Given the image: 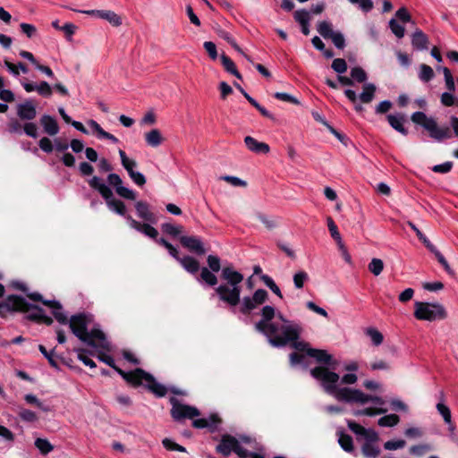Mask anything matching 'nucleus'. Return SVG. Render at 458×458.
<instances>
[{
  "label": "nucleus",
  "mask_w": 458,
  "mask_h": 458,
  "mask_svg": "<svg viewBox=\"0 0 458 458\" xmlns=\"http://www.w3.org/2000/svg\"><path fill=\"white\" fill-rule=\"evenodd\" d=\"M107 182L110 185L115 188L116 193L126 199L134 200L136 199V193L134 191L124 187L121 177L116 174H110L107 176Z\"/></svg>",
  "instance_id": "2eb2a0df"
},
{
  "label": "nucleus",
  "mask_w": 458,
  "mask_h": 458,
  "mask_svg": "<svg viewBox=\"0 0 458 458\" xmlns=\"http://www.w3.org/2000/svg\"><path fill=\"white\" fill-rule=\"evenodd\" d=\"M386 409H383V408H365V409H362V410H358V411H354V415L355 416H362V415H366V416H374V415H377V414H383V413H386Z\"/></svg>",
  "instance_id": "a18cd8bd"
},
{
  "label": "nucleus",
  "mask_w": 458,
  "mask_h": 458,
  "mask_svg": "<svg viewBox=\"0 0 458 458\" xmlns=\"http://www.w3.org/2000/svg\"><path fill=\"white\" fill-rule=\"evenodd\" d=\"M239 441L231 435H223L216 450L224 456H229L238 446Z\"/></svg>",
  "instance_id": "f3484780"
},
{
  "label": "nucleus",
  "mask_w": 458,
  "mask_h": 458,
  "mask_svg": "<svg viewBox=\"0 0 458 458\" xmlns=\"http://www.w3.org/2000/svg\"><path fill=\"white\" fill-rule=\"evenodd\" d=\"M330 39L332 40V42L334 43V45L339 48V49H343L344 47H345V39H344V35L339 32V31H336L331 38Z\"/></svg>",
  "instance_id": "338daca9"
},
{
  "label": "nucleus",
  "mask_w": 458,
  "mask_h": 458,
  "mask_svg": "<svg viewBox=\"0 0 458 458\" xmlns=\"http://www.w3.org/2000/svg\"><path fill=\"white\" fill-rule=\"evenodd\" d=\"M389 27L392 30V32L399 38H403L404 36V27L401 24H399L394 19H392L389 21Z\"/></svg>",
  "instance_id": "6e6d98bb"
},
{
  "label": "nucleus",
  "mask_w": 458,
  "mask_h": 458,
  "mask_svg": "<svg viewBox=\"0 0 458 458\" xmlns=\"http://www.w3.org/2000/svg\"><path fill=\"white\" fill-rule=\"evenodd\" d=\"M170 403L172 405L171 416L175 421L185 419L192 420L199 415V411L196 407L183 404L175 397L170 398Z\"/></svg>",
  "instance_id": "6e6552de"
},
{
  "label": "nucleus",
  "mask_w": 458,
  "mask_h": 458,
  "mask_svg": "<svg viewBox=\"0 0 458 458\" xmlns=\"http://www.w3.org/2000/svg\"><path fill=\"white\" fill-rule=\"evenodd\" d=\"M180 242L184 248L188 249L191 252H194L198 255H203L205 253L203 242L199 237L181 236Z\"/></svg>",
  "instance_id": "a211bd4d"
},
{
  "label": "nucleus",
  "mask_w": 458,
  "mask_h": 458,
  "mask_svg": "<svg viewBox=\"0 0 458 458\" xmlns=\"http://www.w3.org/2000/svg\"><path fill=\"white\" fill-rule=\"evenodd\" d=\"M294 19L297 22L301 24L310 23V13L306 10H298L294 13Z\"/></svg>",
  "instance_id": "4d7b16f0"
},
{
  "label": "nucleus",
  "mask_w": 458,
  "mask_h": 458,
  "mask_svg": "<svg viewBox=\"0 0 458 458\" xmlns=\"http://www.w3.org/2000/svg\"><path fill=\"white\" fill-rule=\"evenodd\" d=\"M433 69L425 64L420 65L419 79L423 82H428L434 78Z\"/></svg>",
  "instance_id": "c9c22d12"
},
{
  "label": "nucleus",
  "mask_w": 458,
  "mask_h": 458,
  "mask_svg": "<svg viewBox=\"0 0 458 458\" xmlns=\"http://www.w3.org/2000/svg\"><path fill=\"white\" fill-rule=\"evenodd\" d=\"M307 354L317 360V361L331 365L332 356L327 351L319 349H307Z\"/></svg>",
  "instance_id": "c85d7f7f"
},
{
  "label": "nucleus",
  "mask_w": 458,
  "mask_h": 458,
  "mask_svg": "<svg viewBox=\"0 0 458 458\" xmlns=\"http://www.w3.org/2000/svg\"><path fill=\"white\" fill-rule=\"evenodd\" d=\"M308 280L309 275L305 271L301 270L293 275V284L297 289H301Z\"/></svg>",
  "instance_id": "c03bdc74"
},
{
  "label": "nucleus",
  "mask_w": 458,
  "mask_h": 458,
  "mask_svg": "<svg viewBox=\"0 0 458 458\" xmlns=\"http://www.w3.org/2000/svg\"><path fill=\"white\" fill-rule=\"evenodd\" d=\"M89 184L92 189L97 190L104 199L113 197L111 189L99 177L93 176L89 181Z\"/></svg>",
  "instance_id": "5701e85b"
},
{
  "label": "nucleus",
  "mask_w": 458,
  "mask_h": 458,
  "mask_svg": "<svg viewBox=\"0 0 458 458\" xmlns=\"http://www.w3.org/2000/svg\"><path fill=\"white\" fill-rule=\"evenodd\" d=\"M178 262L187 272L191 274H196L199 269V261L191 256H184L179 259Z\"/></svg>",
  "instance_id": "c756f323"
},
{
  "label": "nucleus",
  "mask_w": 458,
  "mask_h": 458,
  "mask_svg": "<svg viewBox=\"0 0 458 458\" xmlns=\"http://www.w3.org/2000/svg\"><path fill=\"white\" fill-rule=\"evenodd\" d=\"M447 430H448V437L449 439L454 443L456 445H458V433L456 431V426L452 421L450 423H447Z\"/></svg>",
  "instance_id": "774afa93"
},
{
  "label": "nucleus",
  "mask_w": 458,
  "mask_h": 458,
  "mask_svg": "<svg viewBox=\"0 0 458 458\" xmlns=\"http://www.w3.org/2000/svg\"><path fill=\"white\" fill-rule=\"evenodd\" d=\"M119 156L122 165L127 171L131 181L138 186H143L146 183V178L143 174L134 170L137 167V162L130 159L122 149L119 150Z\"/></svg>",
  "instance_id": "9b49d317"
},
{
  "label": "nucleus",
  "mask_w": 458,
  "mask_h": 458,
  "mask_svg": "<svg viewBox=\"0 0 458 458\" xmlns=\"http://www.w3.org/2000/svg\"><path fill=\"white\" fill-rule=\"evenodd\" d=\"M366 334L370 337L374 345L378 346L383 343V335L376 328H368Z\"/></svg>",
  "instance_id": "49530a36"
},
{
  "label": "nucleus",
  "mask_w": 458,
  "mask_h": 458,
  "mask_svg": "<svg viewBox=\"0 0 458 458\" xmlns=\"http://www.w3.org/2000/svg\"><path fill=\"white\" fill-rule=\"evenodd\" d=\"M97 16L107 21L110 24L115 27H118L122 24L121 17L113 11L102 10L101 12H97Z\"/></svg>",
  "instance_id": "2f4dec72"
},
{
  "label": "nucleus",
  "mask_w": 458,
  "mask_h": 458,
  "mask_svg": "<svg viewBox=\"0 0 458 458\" xmlns=\"http://www.w3.org/2000/svg\"><path fill=\"white\" fill-rule=\"evenodd\" d=\"M311 376L321 381L324 390L333 395L336 400L346 403H366V396L358 389L336 386L340 377L337 373L330 371L327 368L318 366L310 370Z\"/></svg>",
  "instance_id": "f03ea898"
},
{
  "label": "nucleus",
  "mask_w": 458,
  "mask_h": 458,
  "mask_svg": "<svg viewBox=\"0 0 458 458\" xmlns=\"http://www.w3.org/2000/svg\"><path fill=\"white\" fill-rule=\"evenodd\" d=\"M441 104L445 106H452L456 104L455 98L452 92H444L440 98Z\"/></svg>",
  "instance_id": "69168bd1"
},
{
  "label": "nucleus",
  "mask_w": 458,
  "mask_h": 458,
  "mask_svg": "<svg viewBox=\"0 0 458 458\" xmlns=\"http://www.w3.org/2000/svg\"><path fill=\"white\" fill-rule=\"evenodd\" d=\"M7 131L11 134H21L22 131L36 139L38 137V126L35 123L27 122L23 125L17 118H11L7 123Z\"/></svg>",
  "instance_id": "f8f14e48"
},
{
  "label": "nucleus",
  "mask_w": 458,
  "mask_h": 458,
  "mask_svg": "<svg viewBox=\"0 0 458 458\" xmlns=\"http://www.w3.org/2000/svg\"><path fill=\"white\" fill-rule=\"evenodd\" d=\"M437 410L439 412V414L443 417L444 421L445 424L452 422V414L451 411L448 406H446L443 403H438L437 404Z\"/></svg>",
  "instance_id": "de8ad7c7"
},
{
  "label": "nucleus",
  "mask_w": 458,
  "mask_h": 458,
  "mask_svg": "<svg viewBox=\"0 0 458 458\" xmlns=\"http://www.w3.org/2000/svg\"><path fill=\"white\" fill-rule=\"evenodd\" d=\"M221 62L226 72L242 80V75L235 67L234 63L225 55H221Z\"/></svg>",
  "instance_id": "f704fd0d"
},
{
  "label": "nucleus",
  "mask_w": 458,
  "mask_h": 458,
  "mask_svg": "<svg viewBox=\"0 0 458 458\" xmlns=\"http://www.w3.org/2000/svg\"><path fill=\"white\" fill-rule=\"evenodd\" d=\"M134 207L140 218L148 222H153L154 214L149 210V206L147 202L139 200L135 203Z\"/></svg>",
  "instance_id": "cd10ccee"
},
{
  "label": "nucleus",
  "mask_w": 458,
  "mask_h": 458,
  "mask_svg": "<svg viewBox=\"0 0 458 458\" xmlns=\"http://www.w3.org/2000/svg\"><path fill=\"white\" fill-rule=\"evenodd\" d=\"M244 143L252 152L264 154L269 152V146L267 143L259 142L251 136H246L244 138Z\"/></svg>",
  "instance_id": "393cba45"
},
{
  "label": "nucleus",
  "mask_w": 458,
  "mask_h": 458,
  "mask_svg": "<svg viewBox=\"0 0 458 458\" xmlns=\"http://www.w3.org/2000/svg\"><path fill=\"white\" fill-rule=\"evenodd\" d=\"M91 315L80 313L71 317L69 319V326L72 334L81 342L91 347L101 348L108 351L110 349V344L106 338L105 333L99 328V327H95L88 332V327L91 324Z\"/></svg>",
  "instance_id": "7ed1b4c3"
},
{
  "label": "nucleus",
  "mask_w": 458,
  "mask_h": 458,
  "mask_svg": "<svg viewBox=\"0 0 458 458\" xmlns=\"http://www.w3.org/2000/svg\"><path fill=\"white\" fill-rule=\"evenodd\" d=\"M162 231L173 237H177L182 232L183 227L182 225H174L171 223H165L161 226Z\"/></svg>",
  "instance_id": "58836bf2"
},
{
  "label": "nucleus",
  "mask_w": 458,
  "mask_h": 458,
  "mask_svg": "<svg viewBox=\"0 0 458 458\" xmlns=\"http://www.w3.org/2000/svg\"><path fill=\"white\" fill-rule=\"evenodd\" d=\"M200 278L210 286H215L217 284V277L207 267L201 269Z\"/></svg>",
  "instance_id": "a19ab883"
},
{
  "label": "nucleus",
  "mask_w": 458,
  "mask_h": 458,
  "mask_svg": "<svg viewBox=\"0 0 458 458\" xmlns=\"http://www.w3.org/2000/svg\"><path fill=\"white\" fill-rule=\"evenodd\" d=\"M338 442L344 451L352 452L353 450V442L351 436L342 434L339 437Z\"/></svg>",
  "instance_id": "09e8293b"
},
{
  "label": "nucleus",
  "mask_w": 458,
  "mask_h": 458,
  "mask_svg": "<svg viewBox=\"0 0 458 458\" xmlns=\"http://www.w3.org/2000/svg\"><path fill=\"white\" fill-rule=\"evenodd\" d=\"M126 220L129 223L130 226L131 228L135 229L136 231L142 233L143 234H145L146 236H148L149 238H152V239L157 238L158 232L152 225H150L147 223L141 224V223L138 222L137 220H135L134 218H132L131 216H127Z\"/></svg>",
  "instance_id": "6ab92c4d"
},
{
  "label": "nucleus",
  "mask_w": 458,
  "mask_h": 458,
  "mask_svg": "<svg viewBox=\"0 0 458 458\" xmlns=\"http://www.w3.org/2000/svg\"><path fill=\"white\" fill-rule=\"evenodd\" d=\"M98 358L102 362L113 368L123 379L134 386L142 385L157 397H163L166 394V387L157 382L155 377L145 370L136 369L133 371L125 372L115 365L114 360L112 356L105 353H99Z\"/></svg>",
  "instance_id": "39448f33"
},
{
  "label": "nucleus",
  "mask_w": 458,
  "mask_h": 458,
  "mask_svg": "<svg viewBox=\"0 0 458 458\" xmlns=\"http://www.w3.org/2000/svg\"><path fill=\"white\" fill-rule=\"evenodd\" d=\"M162 444L166 450L178 451V452H182V453L186 452L185 447L178 445L177 443L174 442L170 438H164L162 441Z\"/></svg>",
  "instance_id": "864d4df0"
},
{
  "label": "nucleus",
  "mask_w": 458,
  "mask_h": 458,
  "mask_svg": "<svg viewBox=\"0 0 458 458\" xmlns=\"http://www.w3.org/2000/svg\"><path fill=\"white\" fill-rule=\"evenodd\" d=\"M318 31L324 38H330L336 32L333 30L332 24L327 21L318 24Z\"/></svg>",
  "instance_id": "e433bc0d"
},
{
  "label": "nucleus",
  "mask_w": 458,
  "mask_h": 458,
  "mask_svg": "<svg viewBox=\"0 0 458 458\" xmlns=\"http://www.w3.org/2000/svg\"><path fill=\"white\" fill-rule=\"evenodd\" d=\"M216 293L219 299L232 307V311H235V307L241 301V288L232 287L228 284H220L216 289Z\"/></svg>",
  "instance_id": "1a4fd4ad"
},
{
  "label": "nucleus",
  "mask_w": 458,
  "mask_h": 458,
  "mask_svg": "<svg viewBox=\"0 0 458 458\" xmlns=\"http://www.w3.org/2000/svg\"><path fill=\"white\" fill-rule=\"evenodd\" d=\"M442 71L444 73L446 89L449 90V92H454L455 90V85L450 70L446 67H443Z\"/></svg>",
  "instance_id": "3c124183"
},
{
  "label": "nucleus",
  "mask_w": 458,
  "mask_h": 458,
  "mask_svg": "<svg viewBox=\"0 0 458 458\" xmlns=\"http://www.w3.org/2000/svg\"><path fill=\"white\" fill-rule=\"evenodd\" d=\"M35 446L43 454H47L54 449V446L50 444V442L45 438H37L35 440Z\"/></svg>",
  "instance_id": "79ce46f5"
},
{
  "label": "nucleus",
  "mask_w": 458,
  "mask_h": 458,
  "mask_svg": "<svg viewBox=\"0 0 458 458\" xmlns=\"http://www.w3.org/2000/svg\"><path fill=\"white\" fill-rule=\"evenodd\" d=\"M368 268L370 273L377 276L382 273L384 269V262L380 259L373 258L369 263Z\"/></svg>",
  "instance_id": "ea45409f"
},
{
  "label": "nucleus",
  "mask_w": 458,
  "mask_h": 458,
  "mask_svg": "<svg viewBox=\"0 0 458 458\" xmlns=\"http://www.w3.org/2000/svg\"><path fill=\"white\" fill-rule=\"evenodd\" d=\"M261 280L276 295H277L281 299L283 298L280 288L276 285L275 281L269 276L263 275L261 276Z\"/></svg>",
  "instance_id": "37998d69"
},
{
  "label": "nucleus",
  "mask_w": 458,
  "mask_h": 458,
  "mask_svg": "<svg viewBox=\"0 0 458 458\" xmlns=\"http://www.w3.org/2000/svg\"><path fill=\"white\" fill-rule=\"evenodd\" d=\"M4 293V287L0 284V299ZM19 311L27 313V318L38 323L50 326L53 323L52 318L47 316L43 309L30 304L23 297L9 295L4 300H0V316L4 317L7 313Z\"/></svg>",
  "instance_id": "20e7f679"
},
{
  "label": "nucleus",
  "mask_w": 458,
  "mask_h": 458,
  "mask_svg": "<svg viewBox=\"0 0 458 458\" xmlns=\"http://www.w3.org/2000/svg\"><path fill=\"white\" fill-rule=\"evenodd\" d=\"M16 114L20 120L31 122L37 116L36 106L32 100L27 99L17 105Z\"/></svg>",
  "instance_id": "dca6fc26"
},
{
  "label": "nucleus",
  "mask_w": 458,
  "mask_h": 458,
  "mask_svg": "<svg viewBox=\"0 0 458 458\" xmlns=\"http://www.w3.org/2000/svg\"><path fill=\"white\" fill-rule=\"evenodd\" d=\"M40 124L44 131L49 136H55L59 132V125L56 120L48 114H43L40 118Z\"/></svg>",
  "instance_id": "4be33fe9"
},
{
  "label": "nucleus",
  "mask_w": 458,
  "mask_h": 458,
  "mask_svg": "<svg viewBox=\"0 0 458 458\" xmlns=\"http://www.w3.org/2000/svg\"><path fill=\"white\" fill-rule=\"evenodd\" d=\"M37 92L45 98H49L52 95V88L47 81H41L37 86Z\"/></svg>",
  "instance_id": "052dcab7"
},
{
  "label": "nucleus",
  "mask_w": 458,
  "mask_h": 458,
  "mask_svg": "<svg viewBox=\"0 0 458 458\" xmlns=\"http://www.w3.org/2000/svg\"><path fill=\"white\" fill-rule=\"evenodd\" d=\"M27 296L30 300L34 301H41L44 305L51 308L55 318L63 325L69 323L66 314L62 310V305L56 301H44L42 295L38 293H28Z\"/></svg>",
  "instance_id": "ddd939ff"
},
{
  "label": "nucleus",
  "mask_w": 458,
  "mask_h": 458,
  "mask_svg": "<svg viewBox=\"0 0 458 458\" xmlns=\"http://www.w3.org/2000/svg\"><path fill=\"white\" fill-rule=\"evenodd\" d=\"M431 447L427 444H420L412 445L410 447V454L416 456H421L425 454L427 452L430 451Z\"/></svg>",
  "instance_id": "8fccbe9b"
},
{
  "label": "nucleus",
  "mask_w": 458,
  "mask_h": 458,
  "mask_svg": "<svg viewBox=\"0 0 458 458\" xmlns=\"http://www.w3.org/2000/svg\"><path fill=\"white\" fill-rule=\"evenodd\" d=\"M274 97L278 100L293 103L295 105H298L300 103L299 100L295 98L293 96L284 92H276L274 94Z\"/></svg>",
  "instance_id": "0e129e2a"
},
{
  "label": "nucleus",
  "mask_w": 458,
  "mask_h": 458,
  "mask_svg": "<svg viewBox=\"0 0 458 458\" xmlns=\"http://www.w3.org/2000/svg\"><path fill=\"white\" fill-rule=\"evenodd\" d=\"M106 201V205L110 210L123 216L126 218L128 215H126V207L124 203L119 199H113V197H109L108 199H105Z\"/></svg>",
  "instance_id": "7c9ffc66"
},
{
  "label": "nucleus",
  "mask_w": 458,
  "mask_h": 458,
  "mask_svg": "<svg viewBox=\"0 0 458 458\" xmlns=\"http://www.w3.org/2000/svg\"><path fill=\"white\" fill-rule=\"evenodd\" d=\"M222 277L227 281L228 285L232 287L241 288L239 285L243 280V276L231 267H224L222 270Z\"/></svg>",
  "instance_id": "412c9836"
},
{
  "label": "nucleus",
  "mask_w": 458,
  "mask_h": 458,
  "mask_svg": "<svg viewBox=\"0 0 458 458\" xmlns=\"http://www.w3.org/2000/svg\"><path fill=\"white\" fill-rule=\"evenodd\" d=\"M411 120L417 125L421 126L428 132V136L437 142H442L449 140L454 135L458 138V117L451 116L450 124L453 132L448 126L440 127L437 120L432 116H428L425 113L417 111L411 115Z\"/></svg>",
  "instance_id": "423d86ee"
},
{
  "label": "nucleus",
  "mask_w": 458,
  "mask_h": 458,
  "mask_svg": "<svg viewBox=\"0 0 458 458\" xmlns=\"http://www.w3.org/2000/svg\"><path fill=\"white\" fill-rule=\"evenodd\" d=\"M386 119L393 129L404 136L408 134V130L403 126V123L405 122L403 114H388Z\"/></svg>",
  "instance_id": "b1692460"
},
{
  "label": "nucleus",
  "mask_w": 458,
  "mask_h": 458,
  "mask_svg": "<svg viewBox=\"0 0 458 458\" xmlns=\"http://www.w3.org/2000/svg\"><path fill=\"white\" fill-rule=\"evenodd\" d=\"M412 47L417 50H426L428 47V38L420 30H417L411 36Z\"/></svg>",
  "instance_id": "a878e982"
},
{
  "label": "nucleus",
  "mask_w": 458,
  "mask_h": 458,
  "mask_svg": "<svg viewBox=\"0 0 458 458\" xmlns=\"http://www.w3.org/2000/svg\"><path fill=\"white\" fill-rule=\"evenodd\" d=\"M376 87L372 83H366L363 85V90L359 98L362 103H370L375 96Z\"/></svg>",
  "instance_id": "473e14b6"
},
{
  "label": "nucleus",
  "mask_w": 458,
  "mask_h": 458,
  "mask_svg": "<svg viewBox=\"0 0 458 458\" xmlns=\"http://www.w3.org/2000/svg\"><path fill=\"white\" fill-rule=\"evenodd\" d=\"M146 144L152 148L159 147L165 140L158 129H152L144 135Z\"/></svg>",
  "instance_id": "bb28decb"
},
{
  "label": "nucleus",
  "mask_w": 458,
  "mask_h": 458,
  "mask_svg": "<svg viewBox=\"0 0 458 458\" xmlns=\"http://www.w3.org/2000/svg\"><path fill=\"white\" fill-rule=\"evenodd\" d=\"M221 423L220 418L216 414H211L208 418L196 419L192 421V426L196 428H208L214 432Z\"/></svg>",
  "instance_id": "aec40b11"
},
{
  "label": "nucleus",
  "mask_w": 458,
  "mask_h": 458,
  "mask_svg": "<svg viewBox=\"0 0 458 458\" xmlns=\"http://www.w3.org/2000/svg\"><path fill=\"white\" fill-rule=\"evenodd\" d=\"M207 262L212 272H218L221 269L220 259L217 256L209 255Z\"/></svg>",
  "instance_id": "680f3d73"
},
{
  "label": "nucleus",
  "mask_w": 458,
  "mask_h": 458,
  "mask_svg": "<svg viewBox=\"0 0 458 458\" xmlns=\"http://www.w3.org/2000/svg\"><path fill=\"white\" fill-rule=\"evenodd\" d=\"M19 416L22 420L28 422H34L38 419L37 414L28 409H21L19 412Z\"/></svg>",
  "instance_id": "e2e57ef3"
},
{
  "label": "nucleus",
  "mask_w": 458,
  "mask_h": 458,
  "mask_svg": "<svg viewBox=\"0 0 458 458\" xmlns=\"http://www.w3.org/2000/svg\"><path fill=\"white\" fill-rule=\"evenodd\" d=\"M332 69L339 74H342L347 70V64L343 58H336L332 63Z\"/></svg>",
  "instance_id": "13d9d810"
},
{
  "label": "nucleus",
  "mask_w": 458,
  "mask_h": 458,
  "mask_svg": "<svg viewBox=\"0 0 458 458\" xmlns=\"http://www.w3.org/2000/svg\"><path fill=\"white\" fill-rule=\"evenodd\" d=\"M267 297L268 294L266 290L258 289L252 296H245L242 298L239 308L240 312L245 315L250 314L257 307L266 302Z\"/></svg>",
  "instance_id": "9d476101"
},
{
  "label": "nucleus",
  "mask_w": 458,
  "mask_h": 458,
  "mask_svg": "<svg viewBox=\"0 0 458 458\" xmlns=\"http://www.w3.org/2000/svg\"><path fill=\"white\" fill-rule=\"evenodd\" d=\"M361 451L366 458H377L380 454L379 447L370 442H365L361 446Z\"/></svg>",
  "instance_id": "72a5a7b5"
},
{
  "label": "nucleus",
  "mask_w": 458,
  "mask_h": 458,
  "mask_svg": "<svg viewBox=\"0 0 458 458\" xmlns=\"http://www.w3.org/2000/svg\"><path fill=\"white\" fill-rule=\"evenodd\" d=\"M261 319L255 324V329L266 335L271 345L283 347L291 343L292 346L307 352L310 349L303 341H298L302 331L301 327L286 319L281 312H276V309L266 305L260 311Z\"/></svg>",
  "instance_id": "f257e3e1"
},
{
  "label": "nucleus",
  "mask_w": 458,
  "mask_h": 458,
  "mask_svg": "<svg viewBox=\"0 0 458 458\" xmlns=\"http://www.w3.org/2000/svg\"><path fill=\"white\" fill-rule=\"evenodd\" d=\"M405 445H406V442L403 439L389 440L384 444V448L386 450L392 451V450L401 449V448L404 447Z\"/></svg>",
  "instance_id": "bf43d9fd"
},
{
  "label": "nucleus",
  "mask_w": 458,
  "mask_h": 458,
  "mask_svg": "<svg viewBox=\"0 0 458 458\" xmlns=\"http://www.w3.org/2000/svg\"><path fill=\"white\" fill-rule=\"evenodd\" d=\"M107 182L110 185L115 188L116 193L126 199L134 200L136 199V193L134 191L124 187L121 177L116 174H110L107 176Z\"/></svg>",
  "instance_id": "4468645a"
},
{
  "label": "nucleus",
  "mask_w": 458,
  "mask_h": 458,
  "mask_svg": "<svg viewBox=\"0 0 458 458\" xmlns=\"http://www.w3.org/2000/svg\"><path fill=\"white\" fill-rule=\"evenodd\" d=\"M400 421V418L396 414H388L386 416L381 417L377 420V424L380 427H394L397 425Z\"/></svg>",
  "instance_id": "4c0bfd02"
},
{
  "label": "nucleus",
  "mask_w": 458,
  "mask_h": 458,
  "mask_svg": "<svg viewBox=\"0 0 458 458\" xmlns=\"http://www.w3.org/2000/svg\"><path fill=\"white\" fill-rule=\"evenodd\" d=\"M351 77L353 81L358 82H364L367 80V74L360 67H353L351 70Z\"/></svg>",
  "instance_id": "603ef678"
},
{
  "label": "nucleus",
  "mask_w": 458,
  "mask_h": 458,
  "mask_svg": "<svg viewBox=\"0 0 458 458\" xmlns=\"http://www.w3.org/2000/svg\"><path fill=\"white\" fill-rule=\"evenodd\" d=\"M76 352H77L78 359L84 365H86V366H88L89 368H96L97 367L95 361L86 355V352H87L86 350H84V349H78V350H76Z\"/></svg>",
  "instance_id": "5fc2aeb1"
},
{
  "label": "nucleus",
  "mask_w": 458,
  "mask_h": 458,
  "mask_svg": "<svg viewBox=\"0 0 458 458\" xmlns=\"http://www.w3.org/2000/svg\"><path fill=\"white\" fill-rule=\"evenodd\" d=\"M447 314L443 305L439 303H430L424 301H416L414 303V317L419 320H442Z\"/></svg>",
  "instance_id": "0eeeda50"
}]
</instances>
